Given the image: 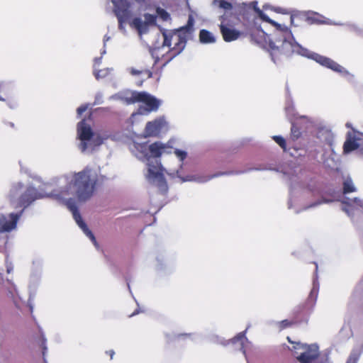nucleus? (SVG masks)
Masks as SVG:
<instances>
[{"label": "nucleus", "instance_id": "nucleus-1", "mask_svg": "<svg viewBox=\"0 0 363 363\" xmlns=\"http://www.w3.org/2000/svg\"><path fill=\"white\" fill-rule=\"evenodd\" d=\"M104 180L99 167L87 166L83 170L73 172L62 177L59 181V189L50 194L37 193L33 187L25 189L21 183L13 184L8 194L10 206L19 209L16 213H11L9 219L0 216V232H8L16 228V223L22 216L23 210L35 199L50 196L62 205L66 206L72 213V216L79 227L90 238L94 245L98 243L91 231L82 220L77 209V203H85L94 194L96 188Z\"/></svg>", "mask_w": 363, "mask_h": 363}, {"label": "nucleus", "instance_id": "nucleus-2", "mask_svg": "<svg viewBox=\"0 0 363 363\" xmlns=\"http://www.w3.org/2000/svg\"><path fill=\"white\" fill-rule=\"evenodd\" d=\"M118 21V29L125 33V23L136 30L140 35L147 33L156 25L157 16L146 12L149 4L146 0H111Z\"/></svg>", "mask_w": 363, "mask_h": 363}, {"label": "nucleus", "instance_id": "nucleus-3", "mask_svg": "<svg viewBox=\"0 0 363 363\" xmlns=\"http://www.w3.org/2000/svg\"><path fill=\"white\" fill-rule=\"evenodd\" d=\"M130 148L138 159L146 162L147 171L145 173L146 180L150 184L157 187L161 192L166 193L168 186L164 177V169L157 160L153 163L152 160L160 157L164 152H168L167 151L168 147L160 142L151 145L133 142Z\"/></svg>", "mask_w": 363, "mask_h": 363}, {"label": "nucleus", "instance_id": "nucleus-4", "mask_svg": "<svg viewBox=\"0 0 363 363\" xmlns=\"http://www.w3.org/2000/svg\"><path fill=\"white\" fill-rule=\"evenodd\" d=\"M77 135L80 140L79 148L82 152H91L107 138L99 133H93L91 125L86 120L77 125Z\"/></svg>", "mask_w": 363, "mask_h": 363}, {"label": "nucleus", "instance_id": "nucleus-5", "mask_svg": "<svg viewBox=\"0 0 363 363\" xmlns=\"http://www.w3.org/2000/svg\"><path fill=\"white\" fill-rule=\"evenodd\" d=\"M193 25L194 19L191 16H189L186 26L182 27L176 31H164L162 33L164 37L163 45L170 47L172 42H174V49L177 50L174 55L179 54L184 48L186 40V35L191 32Z\"/></svg>", "mask_w": 363, "mask_h": 363}, {"label": "nucleus", "instance_id": "nucleus-6", "mask_svg": "<svg viewBox=\"0 0 363 363\" xmlns=\"http://www.w3.org/2000/svg\"><path fill=\"white\" fill-rule=\"evenodd\" d=\"M287 340L292 343L289 337ZM293 344L294 345L291 350L300 363H311L318 358L319 351L317 345H306L300 342H293Z\"/></svg>", "mask_w": 363, "mask_h": 363}, {"label": "nucleus", "instance_id": "nucleus-7", "mask_svg": "<svg viewBox=\"0 0 363 363\" xmlns=\"http://www.w3.org/2000/svg\"><path fill=\"white\" fill-rule=\"evenodd\" d=\"M137 102L142 104L137 112L131 115V119H134L139 115H147L152 111H156L161 104V101L147 92H139Z\"/></svg>", "mask_w": 363, "mask_h": 363}, {"label": "nucleus", "instance_id": "nucleus-8", "mask_svg": "<svg viewBox=\"0 0 363 363\" xmlns=\"http://www.w3.org/2000/svg\"><path fill=\"white\" fill-rule=\"evenodd\" d=\"M301 54L302 55H305L308 57L314 59L320 65L326 67L330 68L331 69L335 72L347 73V72L345 70L344 67H342V66H340V65H338L337 63H336L335 62L333 61L329 58L319 55L318 54H309L308 50L304 49H303Z\"/></svg>", "mask_w": 363, "mask_h": 363}, {"label": "nucleus", "instance_id": "nucleus-9", "mask_svg": "<svg viewBox=\"0 0 363 363\" xmlns=\"http://www.w3.org/2000/svg\"><path fill=\"white\" fill-rule=\"evenodd\" d=\"M166 125L167 122L164 118H160L154 121L148 122L145 127V136H156L166 128Z\"/></svg>", "mask_w": 363, "mask_h": 363}, {"label": "nucleus", "instance_id": "nucleus-10", "mask_svg": "<svg viewBox=\"0 0 363 363\" xmlns=\"http://www.w3.org/2000/svg\"><path fill=\"white\" fill-rule=\"evenodd\" d=\"M362 139V133L349 132L347 135V139L344 143L343 152L345 154H348L352 151L356 150L359 145L357 141L361 140Z\"/></svg>", "mask_w": 363, "mask_h": 363}, {"label": "nucleus", "instance_id": "nucleus-11", "mask_svg": "<svg viewBox=\"0 0 363 363\" xmlns=\"http://www.w3.org/2000/svg\"><path fill=\"white\" fill-rule=\"evenodd\" d=\"M347 201L343 200L342 203L345 205L342 210L348 216H352L363 212V201L357 199H351L346 198Z\"/></svg>", "mask_w": 363, "mask_h": 363}, {"label": "nucleus", "instance_id": "nucleus-12", "mask_svg": "<svg viewBox=\"0 0 363 363\" xmlns=\"http://www.w3.org/2000/svg\"><path fill=\"white\" fill-rule=\"evenodd\" d=\"M138 91H125L119 92L111 96V99L120 100L126 104H131L137 102L138 100Z\"/></svg>", "mask_w": 363, "mask_h": 363}, {"label": "nucleus", "instance_id": "nucleus-13", "mask_svg": "<svg viewBox=\"0 0 363 363\" xmlns=\"http://www.w3.org/2000/svg\"><path fill=\"white\" fill-rule=\"evenodd\" d=\"M253 4H255L254 9L261 19L275 26L278 30L281 31L284 35H289L291 34L287 27L278 24L275 21L271 20L264 13H263L259 8H257V6H256L257 4V2H253Z\"/></svg>", "mask_w": 363, "mask_h": 363}, {"label": "nucleus", "instance_id": "nucleus-14", "mask_svg": "<svg viewBox=\"0 0 363 363\" xmlns=\"http://www.w3.org/2000/svg\"><path fill=\"white\" fill-rule=\"evenodd\" d=\"M168 174L169 175H172V177H177L179 178L182 182L194 181V182H199V183H203V182H208L211 178L216 176V174L211 175V176H199V177L188 176L184 178L181 176L179 170H177L175 172L168 173Z\"/></svg>", "mask_w": 363, "mask_h": 363}, {"label": "nucleus", "instance_id": "nucleus-15", "mask_svg": "<svg viewBox=\"0 0 363 363\" xmlns=\"http://www.w3.org/2000/svg\"><path fill=\"white\" fill-rule=\"evenodd\" d=\"M269 46L272 50L281 49L283 52L294 51V45L284 38V40H276L275 42H271Z\"/></svg>", "mask_w": 363, "mask_h": 363}, {"label": "nucleus", "instance_id": "nucleus-16", "mask_svg": "<svg viewBox=\"0 0 363 363\" xmlns=\"http://www.w3.org/2000/svg\"><path fill=\"white\" fill-rule=\"evenodd\" d=\"M101 62V57L96 58L94 64V75L96 79H99L106 77L111 73L113 68H105L99 69L98 67Z\"/></svg>", "mask_w": 363, "mask_h": 363}, {"label": "nucleus", "instance_id": "nucleus-17", "mask_svg": "<svg viewBox=\"0 0 363 363\" xmlns=\"http://www.w3.org/2000/svg\"><path fill=\"white\" fill-rule=\"evenodd\" d=\"M220 31L223 39L228 42L235 40L240 36V32L235 29L225 27L223 25H220Z\"/></svg>", "mask_w": 363, "mask_h": 363}, {"label": "nucleus", "instance_id": "nucleus-18", "mask_svg": "<svg viewBox=\"0 0 363 363\" xmlns=\"http://www.w3.org/2000/svg\"><path fill=\"white\" fill-rule=\"evenodd\" d=\"M199 40L202 43H213L216 42L213 34L204 29L200 31Z\"/></svg>", "mask_w": 363, "mask_h": 363}, {"label": "nucleus", "instance_id": "nucleus-19", "mask_svg": "<svg viewBox=\"0 0 363 363\" xmlns=\"http://www.w3.org/2000/svg\"><path fill=\"white\" fill-rule=\"evenodd\" d=\"M127 71L133 77H139L140 75L143 74H146L147 76V78H150L152 77V73L147 70V69H144V68H142V69H136L135 67H128L127 68Z\"/></svg>", "mask_w": 363, "mask_h": 363}, {"label": "nucleus", "instance_id": "nucleus-20", "mask_svg": "<svg viewBox=\"0 0 363 363\" xmlns=\"http://www.w3.org/2000/svg\"><path fill=\"white\" fill-rule=\"evenodd\" d=\"M245 332L240 333L234 339L232 340L233 343H235L236 342H240V347L241 350H243L244 354H245L244 347L246 346V344L249 343L247 339L245 337Z\"/></svg>", "mask_w": 363, "mask_h": 363}, {"label": "nucleus", "instance_id": "nucleus-21", "mask_svg": "<svg viewBox=\"0 0 363 363\" xmlns=\"http://www.w3.org/2000/svg\"><path fill=\"white\" fill-rule=\"evenodd\" d=\"M355 189H356L350 179H347L345 180L343 183V190L345 194L353 192L355 191Z\"/></svg>", "mask_w": 363, "mask_h": 363}, {"label": "nucleus", "instance_id": "nucleus-22", "mask_svg": "<svg viewBox=\"0 0 363 363\" xmlns=\"http://www.w3.org/2000/svg\"><path fill=\"white\" fill-rule=\"evenodd\" d=\"M156 16H158L164 21H168L171 19L170 15L164 9L157 7L156 9Z\"/></svg>", "mask_w": 363, "mask_h": 363}, {"label": "nucleus", "instance_id": "nucleus-23", "mask_svg": "<svg viewBox=\"0 0 363 363\" xmlns=\"http://www.w3.org/2000/svg\"><path fill=\"white\" fill-rule=\"evenodd\" d=\"M174 152L175 155L179 159L180 161H183L187 156V152L184 150L175 149Z\"/></svg>", "mask_w": 363, "mask_h": 363}, {"label": "nucleus", "instance_id": "nucleus-24", "mask_svg": "<svg viewBox=\"0 0 363 363\" xmlns=\"http://www.w3.org/2000/svg\"><path fill=\"white\" fill-rule=\"evenodd\" d=\"M274 141L279 145L283 149L286 147V142L285 140L281 136H274L273 137Z\"/></svg>", "mask_w": 363, "mask_h": 363}, {"label": "nucleus", "instance_id": "nucleus-25", "mask_svg": "<svg viewBox=\"0 0 363 363\" xmlns=\"http://www.w3.org/2000/svg\"><path fill=\"white\" fill-rule=\"evenodd\" d=\"M219 6L224 10H230L233 8V6L230 3L221 0L219 2Z\"/></svg>", "mask_w": 363, "mask_h": 363}, {"label": "nucleus", "instance_id": "nucleus-26", "mask_svg": "<svg viewBox=\"0 0 363 363\" xmlns=\"http://www.w3.org/2000/svg\"><path fill=\"white\" fill-rule=\"evenodd\" d=\"M359 358V354L356 352H352L350 355L347 363H357Z\"/></svg>", "mask_w": 363, "mask_h": 363}, {"label": "nucleus", "instance_id": "nucleus-27", "mask_svg": "<svg viewBox=\"0 0 363 363\" xmlns=\"http://www.w3.org/2000/svg\"><path fill=\"white\" fill-rule=\"evenodd\" d=\"M323 202H325L326 203V202H328V201L327 200H323V201L314 202L312 204H311L310 206H305L303 208V209L306 210V209H308L309 208L317 206L318 205L322 203Z\"/></svg>", "mask_w": 363, "mask_h": 363}, {"label": "nucleus", "instance_id": "nucleus-28", "mask_svg": "<svg viewBox=\"0 0 363 363\" xmlns=\"http://www.w3.org/2000/svg\"><path fill=\"white\" fill-rule=\"evenodd\" d=\"M88 108V105L81 106L77 108V113L81 115L83 112H84Z\"/></svg>", "mask_w": 363, "mask_h": 363}, {"label": "nucleus", "instance_id": "nucleus-29", "mask_svg": "<svg viewBox=\"0 0 363 363\" xmlns=\"http://www.w3.org/2000/svg\"><path fill=\"white\" fill-rule=\"evenodd\" d=\"M279 324L281 328H284L289 325V323L286 320L280 322Z\"/></svg>", "mask_w": 363, "mask_h": 363}, {"label": "nucleus", "instance_id": "nucleus-30", "mask_svg": "<svg viewBox=\"0 0 363 363\" xmlns=\"http://www.w3.org/2000/svg\"><path fill=\"white\" fill-rule=\"evenodd\" d=\"M291 132H292V133L294 134V135L295 137H296V138H297V137L298 136V135H299V132H298V131H297V130H296V126H295V125H294V124H293V125H292V127H291Z\"/></svg>", "mask_w": 363, "mask_h": 363}, {"label": "nucleus", "instance_id": "nucleus-31", "mask_svg": "<svg viewBox=\"0 0 363 363\" xmlns=\"http://www.w3.org/2000/svg\"><path fill=\"white\" fill-rule=\"evenodd\" d=\"M103 97V95L100 93L97 94L96 96V101L95 104H100L101 101V99Z\"/></svg>", "mask_w": 363, "mask_h": 363}, {"label": "nucleus", "instance_id": "nucleus-32", "mask_svg": "<svg viewBox=\"0 0 363 363\" xmlns=\"http://www.w3.org/2000/svg\"><path fill=\"white\" fill-rule=\"evenodd\" d=\"M113 354H114V352L113 350L110 351V356H111V359L113 358Z\"/></svg>", "mask_w": 363, "mask_h": 363}, {"label": "nucleus", "instance_id": "nucleus-33", "mask_svg": "<svg viewBox=\"0 0 363 363\" xmlns=\"http://www.w3.org/2000/svg\"><path fill=\"white\" fill-rule=\"evenodd\" d=\"M109 39H110L109 37L105 36V38H104V43H106V42L108 41Z\"/></svg>", "mask_w": 363, "mask_h": 363}, {"label": "nucleus", "instance_id": "nucleus-34", "mask_svg": "<svg viewBox=\"0 0 363 363\" xmlns=\"http://www.w3.org/2000/svg\"><path fill=\"white\" fill-rule=\"evenodd\" d=\"M137 313H138V312H137V311H135V313H133L132 315H130V316H133V315H135V314H137Z\"/></svg>", "mask_w": 363, "mask_h": 363}, {"label": "nucleus", "instance_id": "nucleus-35", "mask_svg": "<svg viewBox=\"0 0 363 363\" xmlns=\"http://www.w3.org/2000/svg\"><path fill=\"white\" fill-rule=\"evenodd\" d=\"M346 125H347V127H350V123H347L346 124Z\"/></svg>", "mask_w": 363, "mask_h": 363}, {"label": "nucleus", "instance_id": "nucleus-36", "mask_svg": "<svg viewBox=\"0 0 363 363\" xmlns=\"http://www.w3.org/2000/svg\"><path fill=\"white\" fill-rule=\"evenodd\" d=\"M362 157H363V154H362Z\"/></svg>", "mask_w": 363, "mask_h": 363}]
</instances>
